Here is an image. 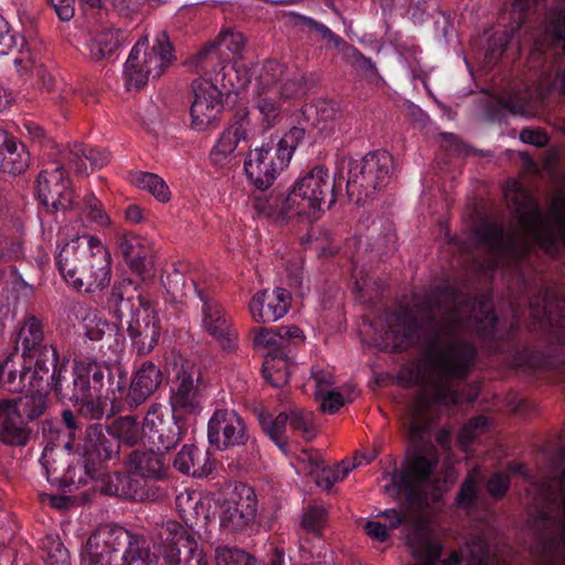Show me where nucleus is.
I'll use <instances>...</instances> for the list:
<instances>
[{
  "label": "nucleus",
  "mask_w": 565,
  "mask_h": 565,
  "mask_svg": "<svg viewBox=\"0 0 565 565\" xmlns=\"http://www.w3.org/2000/svg\"><path fill=\"white\" fill-rule=\"evenodd\" d=\"M291 306V295L285 288L262 290L256 292L248 309L254 321L260 323L275 322L282 318Z\"/></svg>",
  "instance_id": "20"
},
{
  "label": "nucleus",
  "mask_w": 565,
  "mask_h": 565,
  "mask_svg": "<svg viewBox=\"0 0 565 565\" xmlns=\"http://www.w3.org/2000/svg\"><path fill=\"white\" fill-rule=\"evenodd\" d=\"M47 386L57 395L62 394V369L58 372L47 370L44 374L43 367L34 366L32 370L28 366V391L43 392Z\"/></svg>",
  "instance_id": "46"
},
{
  "label": "nucleus",
  "mask_w": 565,
  "mask_h": 565,
  "mask_svg": "<svg viewBox=\"0 0 565 565\" xmlns=\"http://www.w3.org/2000/svg\"><path fill=\"white\" fill-rule=\"evenodd\" d=\"M76 317L81 319L85 337L92 341L102 340L113 328L108 321L99 316L97 310L84 303L76 306Z\"/></svg>",
  "instance_id": "39"
},
{
  "label": "nucleus",
  "mask_w": 565,
  "mask_h": 565,
  "mask_svg": "<svg viewBox=\"0 0 565 565\" xmlns=\"http://www.w3.org/2000/svg\"><path fill=\"white\" fill-rule=\"evenodd\" d=\"M263 374L274 387L286 385L290 374L288 354L265 355Z\"/></svg>",
  "instance_id": "43"
},
{
  "label": "nucleus",
  "mask_w": 565,
  "mask_h": 565,
  "mask_svg": "<svg viewBox=\"0 0 565 565\" xmlns=\"http://www.w3.org/2000/svg\"><path fill=\"white\" fill-rule=\"evenodd\" d=\"M108 435L114 437L118 445L122 443L129 447H134L138 445L145 436L143 425L140 427L134 416H122L111 424L108 429Z\"/></svg>",
  "instance_id": "40"
},
{
  "label": "nucleus",
  "mask_w": 565,
  "mask_h": 565,
  "mask_svg": "<svg viewBox=\"0 0 565 565\" xmlns=\"http://www.w3.org/2000/svg\"><path fill=\"white\" fill-rule=\"evenodd\" d=\"M255 349L266 352V355L285 354L281 335L277 328H255L252 330Z\"/></svg>",
  "instance_id": "49"
},
{
  "label": "nucleus",
  "mask_w": 565,
  "mask_h": 565,
  "mask_svg": "<svg viewBox=\"0 0 565 565\" xmlns=\"http://www.w3.org/2000/svg\"><path fill=\"white\" fill-rule=\"evenodd\" d=\"M1 372L7 373L4 384L10 392L28 391V366L22 361H17L13 355L8 356L1 363Z\"/></svg>",
  "instance_id": "44"
},
{
  "label": "nucleus",
  "mask_w": 565,
  "mask_h": 565,
  "mask_svg": "<svg viewBox=\"0 0 565 565\" xmlns=\"http://www.w3.org/2000/svg\"><path fill=\"white\" fill-rule=\"evenodd\" d=\"M416 307L423 313L440 317L430 326L419 369V392L408 411L413 439L426 429L435 405L452 406L477 398L476 387H469L467 395L457 388V382L470 374L477 361V349L466 334L473 331L490 339L498 324L488 299L463 297L452 288L431 291Z\"/></svg>",
  "instance_id": "1"
},
{
  "label": "nucleus",
  "mask_w": 565,
  "mask_h": 565,
  "mask_svg": "<svg viewBox=\"0 0 565 565\" xmlns=\"http://www.w3.org/2000/svg\"><path fill=\"white\" fill-rule=\"evenodd\" d=\"M480 473L478 469H475L466 477L460 491L457 494V504L465 509H470L477 498V487L479 483Z\"/></svg>",
  "instance_id": "60"
},
{
  "label": "nucleus",
  "mask_w": 565,
  "mask_h": 565,
  "mask_svg": "<svg viewBox=\"0 0 565 565\" xmlns=\"http://www.w3.org/2000/svg\"><path fill=\"white\" fill-rule=\"evenodd\" d=\"M141 52L142 42H137L125 63L124 76L128 88H140L145 86L150 78V74H145L147 64L142 63Z\"/></svg>",
  "instance_id": "41"
},
{
  "label": "nucleus",
  "mask_w": 565,
  "mask_h": 565,
  "mask_svg": "<svg viewBox=\"0 0 565 565\" xmlns=\"http://www.w3.org/2000/svg\"><path fill=\"white\" fill-rule=\"evenodd\" d=\"M542 504L533 530L548 558L565 557V469L557 478L544 480L536 492Z\"/></svg>",
  "instance_id": "3"
},
{
  "label": "nucleus",
  "mask_w": 565,
  "mask_h": 565,
  "mask_svg": "<svg viewBox=\"0 0 565 565\" xmlns=\"http://www.w3.org/2000/svg\"><path fill=\"white\" fill-rule=\"evenodd\" d=\"M24 45V39L14 34L8 21L0 14V56L21 52Z\"/></svg>",
  "instance_id": "58"
},
{
  "label": "nucleus",
  "mask_w": 565,
  "mask_h": 565,
  "mask_svg": "<svg viewBox=\"0 0 565 565\" xmlns=\"http://www.w3.org/2000/svg\"><path fill=\"white\" fill-rule=\"evenodd\" d=\"M140 42H142V63L147 64L145 74H150L152 78L161 76L172 61V50L168 38L166 34H161L151 47H148L147 39Z\"/></svg>",
  "instance_id": "30"
},
{
  "label": "nucleus",
  "mask_w": 565,
  "mask_h": 565,
  "mask_svg": "<svg viewBox=\"0 0 565 565\" xmlns=\"http://www.w3.org/2000/svg\"><path fill=\"white\" fill-rule=\"evenodd\" d=\"M201 461H204V463L207 461L206 454H203L194 446H183L177 454L173 466L178 471L184 475L202 477L207 470L201 465Z\"/></svg>",
  "instance_id": "42"
},
{
  "label": "nucleus",
  "mask_w": 565,
  "mask_h": 565,
  "mask_svg": "<svg viewBox=\"0 0 565 565\" xmlns=\"http://www.w3.org/2000/svg\"><path fill=\"white\" fill-rule=\"evenodd\" d=\"M180 415L164 417L158 408L149 411L143 419V433L149 445L158 451H169L181 439Z\"/></svg>",
  "instance_id": "17"
},
{
  "label": "nucleus",
  "mask_w": 565,
  "mask_h": 565,
  "mask_svg": "<svg viewBox=\"0 0 565 565\" xmlns=\"http://www.w3.org/2000/svg\"><path fill=\"white\" fill-rule=\"evenodd\" d=\"M406 545L415 561L414 565H437L443 545L433 539L430 531L424 525H417L406 535Z\"/></svg>",
  "instance_id": "25"
},
{
  "label": "nucleus",
  "mask_w": 565,
  "mask_h": 565,
  "mask_svg": "<svg viewBox=\"0 0 565 565\" xmlns=\"http://www.w3.org/2000/svg\"><path fill=\"white\" fill-rule=\"evenodd\" d=\"M36 193L41 204L50 213L72 206L74 192L64 164L52 162L40 171L36 179Z\"/></svg>",
  "instance_id": "11"
},
{
  "label": "nucleus",
  "mask_w": 565,
  "mask_h": 565,
  "mask_svg": "<svg viewBox=\"0 0 565 565\" xmlns=\"http://www.w3.org/2000/svg\"><path fill=\"white\" fill-rule=\"evenodd\" d=\"M105 367L96 361H75L73 367V388L72 392L60 394L63 398L71 401L93 398L97 394L104 393Z\"/></svg>",
  "instance_id": "19"
},
{
  "label": "nucleus",
  "mask_w": 565,
  "mask_h": 565,
  "mask_svg": "<svg viewBox=\"0 0 565 565\" xmlns=\"http://www.w3.org/2000/svg\"><path fill=\"white\" fill-rule=\"evenodd\" d=\"M111 300L119 305L116 311L119 319L122 318L124 308L131 310L127 321V332L139 354L150 353L160 338V320L150 303L139 295L138 306L135 308L131 299H124L120 287L117 286L111 291Z\"/></svg>",
  "instance_id": "7"
},
{
  "label": "nucleus",
  "mask_w": 565,
  "mask_h": 565,
  "mask_svg": "<svg viewBox=\"0 0 565 565\" xmlns=\"http://www.w3.org/2000/svg\"><path fill=\"white\" fill-rule=\"evenodd\" d=\"M224 60L214 47L198 54V71L201 76L192 82L193 100L190 107L191 127L198 131L214 126L223 110V89L217 85V73L225 70Z\"/></svg>",
  "instance_id": "4"
},
{
  "label": "nucleus",
  "mask_w": 565,
  "mask_h": 565,
  "mask_svg": "<svg viewBox=\"0 0 565 565\" xmlns=\"http://www.w3.org/2000/svg\"><path fill=\"white\" fill-rule=\"evenodd\" d=\"M131 182L139 189L148 191L160 202H168L171 192L162 178L154 173L138 171L131 175Z\"/></svg>",
  "instance_id": "48"
},
{
  "label": "nucleus",
  "mask_w": 565,
  "mask_h": 565,
  "mask_svg": "<svg viewBox=\"0 0 565 565\" xmlns=\"http://www.w3.org/2000/svg\"><path fill=\"white\" fill-rule=\"evenodd\" d=\"M42 547L46 565H70L71 556L64 543L56 535H46L43 539Z\"/></svg>",
  "instance_id": "54"
},
{
  "label": "nucleus",
  "mask_w": 565,
  "mask_h": 565,
  "mask_svg": "<svg viewBox=\"0 0 565 565\" xmlns=\"http://www.w3.org/2000/svg\"><path fill=\"white\" fill-rule=\"evenodd\" d=\"M33 352L38 353L34 366L43 367L44 374H46L47 370L52 372H58V355L56 349L53 345L43 344Z\"/></svg>",
  "instance_id": "64"
},
{
  "label": "nucleus",
  "mask_w": 565,
  "mask_h": 565,
  "mask_svg": "<svg viewBox=\"0 0 565 565\" xmlns=\"http://www.w3.org/2000/svg\"><path fill=\"white\" fill-rule=\"evenodd\" d=\"M259 423L263 430L279 448L282 449L287 446L286 430L288 416L286 412L278 414L275 418H271L270 415L262 414L259 416Z\"/></svg>",
  "instance_id": "52"
},
{
  "label": "nucleus",
  "mask_w": 565,
  "mask_h": 565,
  "mask_svg": "<svg viewBox=\"0 0 565 565\" xmlns=\"http://www.w3.org/2000/svg\"><path fill=\"white\" fill-rule=\"evenodd\" d=\"M15 404L18 413L29 423L42 416L47 407L46 393L33 392L17 398H8Z\"/></svg>",
  "instance_id": "45"
},
{
  "label": "nucleus",
  "mask_w": 565,
  "mask_h": 565,
  "mask_svg": "<svg viewBox=\"0 0 565 565\" xmlns=\"http://www.w3.org/2000/svg\"><path fill=\"white\" fill-rule=\"evenodd\" d=\"M160 452L158 450H131L126 459L128 472L146 481L163 480L169 473L170 466Z\"/></svg>",
  "instance_id": "23"
},
{
  "label": "nucleus",
  "mask_w": 565,
  "mask_h": 565,
  "mask_svg": "<svg viewBox=\"0 0 565 565\" xmlns=\"http://www.w3.org/2000/svg\"><path fill=\"white\" fill-rule=\"evenodd\" d=\"M128 472L125 476L124 486L120 488V498L145 502V501H157L166 497V492L161 487L147 483L143 479H137Z\"/></svg>",
  "instance_id": "38"
},
{
  "label": "nucleus",
  "mask_w": 565,
  "mask_h": 565,
  "mask_svg": "<svg viewBox=\"0 0 565 565\" xmlns=\"http://www.w3.org/2000/svg\"><path fill=\"white\" fill-rule=\"evenodd\" d=\"M342 50L345 58L352 64V66L367 77L370 81L380 78V74L375 63L365 55L362 54L355 46L347 43L343 40V44L339 47Z\"/></svg>",
  "instance_id": "51"
},
{
  "label": "nucleus",
  "mask_w": 565,
  "mask_h": 565,
  "mask_svg": "<svg viewBox=\"0 0 565 565\" xmlns=\"http://www.w3.org/2000/svg\"><path fill=\"white\" fill-rule=\"evenodd\" d=\"M161 379V371L153 363L145 362L130 383L129 402L135 405L143 403L159 387Z\"/></svg>",
  "instance_id": "28"
},
{
  "label": "nucleus",
  "mask_w": 565,
  "mask_h": 565,
  "mask_svg": "<svg viewBox=\"0 0 565 565\" xmlns=\"http://www.w3.org/2000/svg\"><path fill=\"white\" fill-rule=\"evenodd\" d=\"M250 119L246 109L236 113L233 121L220 136L216 145L210 153L215 166H223L234 153L241 141H246L249 135Z\"/></svg>",
  "instance_id": "22"
},
{
  "label": "nucleus",
  "mask_w": 565,
  "mask_h": 565,
  "mask_svg": "<svg viewBox=\"0 0 565 565\" xmlns=\"http://www.w3.org/2000/svg\"><path fill=\"white\" fill-rule=\"evenodd\" d=\"M245 45L246 39L243 33L226 30L225 32H222L220 34L217 44H212L204 51L214 47L217 54L220 55L218 47H224L225 50L230 51L234 56H241L242 52L245 49Z\"/></svg>",
  "instance_id": "59"
},
{
  "label": "nucleus",
  "mask_w": 565,
  "mask_h": 565,
  "mask_svg": "<svg viewBox=\"0 0 565 565\" xmlns=\"http://www.w3.org/2000/svg\"><path fill=\"white\" fill-rule=\"evenodd\" d=\"M383 341L392 350H403L419 339L422 323L411 310L390 313Z\"/></svg>",
  "instance_id": "21"
},
{
  "label": "nucleus",
  "mask_w": 565,
  "mask_h": 565,
  "mask_svg": "<svg viewBox=\"0 0 565 565\" xmlns=\"http://www.w3.org/2000/svg\"><path fill=\"white\" fill-rule=\"evenodd\" d=\"M287 413L289 428L299 434L306 441L316 437L315 418L311 412L300 407H292Z\"/></svg>",
  "instance_id": "50"
},
{
  "label": "nucleus",
  "mask_w": 565,
  "mask_h": 565,
  "mask_svg": "<svg viewBox=\"0 0 565 565\" xmlns=\"http://www.w3.org/2000/svg\"><path fill=\"white\" fill-rule=\"evenodd\" d=\"M537 1L539 0H512L511 11L509 13L511 21L509 23H504L505 30L495 40L494 47L491 49L492 54L498 53L501 55L504 52L512 34L522 26L527 14Z\"/></svg>",
  "instance_id": "32"
},
{
  "label": "nucleus",
  "mask_w": 565,
  "mask_h": 565,
  "mask_svg": "<svg viewBox=\"0 0 565 565\" xmlns=\"http://www.w3.org/2000/svg\"><path fill=\"white\" fill-rule=\"evenodd\" d=\"M328 525V512L321 505L308 507L301 518V529L317 537H322L323 531Z\"/></svg>",
  "instance_id": "53"
},
{
  "label": "nucleus",
  "mask_w": 565,
  "mask_h": 565,
  "mask_svg": "<svg viewBox=\"0 0 565 565\" xmlns=\"http://www.w3.org/2000/svg\"><path fill=\"white\" fill-rule=\"evenodd\" d=\"M488 427V418L486 416H477L463 425L458 434V443L466 451L471 443L486 433Z\"/></svg>",
  "instance_id": "57"
},
{
  "label": "nucleus",
  "mask_w": 565,
  "mask_h": 565,
  "mask_svg": "<svg viewBox=\"0 0 565 565\" xmlns=\"http://www.w3.org/2000/svg\"><path fill=\"white\" fill-rule=\"evenodd\" d=\"M289 161L287 152H279V148L270 140L250 149L244 162L248 180L259 190L268 189L275 181L278 171L282 170Z\"/></svg>",
  "instance_id": "13"
},
{
  "label": "nucleus",
  "mask_w": 565,
  "mask_h": 565,
  "mask_svg": "<svg viewBox=\"0 0 565 565\" xmlns=\"http://www.w3.org/2000/svg\"><path fill=\"white\" fill-rule=\"evenodd\" d=\"M215 565H258L256 559L243 550L222 546L215 550Z\"/></svg>",
  "instance_id": "56"
},
{
  "label": "nucleus",
  "mask_w": 565,
  "mask_h": 565,
  "mask_svg": "<svg viewBox=\"0 0 565 565\" xmlns=\"http://www.w3.org/2000/svg\"><path fill=\"white\" fill-rule=\"evenodd\" d=\"M252 435L245 418L233 408H217L207 422L211 446L224 451L248 444Z\"/></svg>",
  "instance_id": "10"
},
{
  "label": "nucleus",
  "mask_w": 565,
  "mask_h": 565,
  "mask_svg": "<svg viewBox=\"0 0 565 565\" xmlns=\"http://www.w3.org/2000/svg\"><path fill=\"white\" fill-rule=\"evenodd\" d=\"M257 497L253 488L239 483L221 504L220 524L230 531H244L255 522Z\"/></svg>",
  "instance_id": "14"
},
{
  "label": "nucleus",
  "mask_w": 565,
  "mask_h": 565,
  "mask_svg": "<svg viewBox=\"0 0 565 565\" xmlns=\"http://www.w3.org/2000/svg\"><path fill=\"white\" fill-rule=\"evenodd\" d=\"M172 412L177 415L196 414L200 409L198 387L191 374L182 373L177 377L170 397Z\"/></svg>",
  "instance_id": "27"
},
{
  "label": "nucleus",
  "mask_w": 565,
  "mask_h": 565,
  "mask_svg": "<svg viewBox=\"0 0 565 565\" xmlns=\"http://www.w3.org/2000/svg\"><path fill=\"white\" fill-rule=\"evenodd\" d=\"M315 126L324 138L337 137L343 131L342 114L332 102H319L316 106Z\"/></svg>",
  "instance_id": "35"
},
{
  "label": "nucleus",
  "mask_w": 565,
  "mask_h": 565,
  "mask_svg": "<svg viewBox=\"0 0 565 565\" xmlns=\"http://www.w3.org/2000/svg\"><path fill=\"white\" fill-rule=\"evenodd\" d=\"M56 265L66 282L85 292L103 290L111 279L110 253L95 236H75L65 243Z\"/></svg>",
  "instance_id": "2"
},
{
  "label": "nucleus",
  "mask_w": 565,
  "mask_h": 565,
  "mask_svg": "<svg viewBox=\"0 0 565 565\" xmlns=\"http://www.w3.org/2000/svg\"><path fill=\"white\" fill-rule=\"evenodd\" d=\"M394 160L384 150L366 153L361 159L349 161L347 191L349 195L364 194L385 188L391 180Z\"/></svg>",
  "instance_id": "8"
},
{
  "label": "nucleus",
  "mask_w": 565,
  "mask_h": 565,
  "mask_svg": "<svg viewBox=\"0 0 565 565\" xmlns=\"http://www.w3.org/2000/svg\"><path fill=\"white\" fill-rule=\"evenodd\" d=\"M159 561V556L145 546V540L140 536L124 565H160Z\"/></svg>",
  "instance_id": "62"
},
{
  "label": "nucleus",
  "mask_w": 565,
  "mask_h": 565,
  "mask_svg": "<svg viewBox=\"0 0 565 565\" xmlns=\"http://www.w3.org/2000/svg\"><path fill=\"white\" fill-rule=\"evenodd\" d=\"M334 181L323 166H316L299 179L281 202L284 217H310L335 203Z\"/></svg>",
  "instance_id": "5"
},
{
  "label": "nucleus",
  "mask_w": 565,
  "mask_h": 565,
  "mask_svg": "<svg viewBox=\"0 0 565 565\" xmlns=\"http://www.w3.org/2000/svg\"><path fill=\"white\" fill-rule=\"evenodd\" d=\"M198 296L203 302L202 326L204 330L212 335L224 350H234L237 335L223 307L209 298L202 290H198Z\"/></svg>",
  "instance_id": "18"
},
{
  "label": "nucleus",
  "mask_w": 565,
  "mask_h": 565,
  "mask_svg": "<svg viewBox=\"0 0 565 565\" xmlns=\"http://www.w3.org/2000/svg\"><path fill=\"white\" fill-rule=\"evenodd\" d=\"M139 535L119 525H103L88 537L84 557L88 565H124Z\"/></svg>",
  "instance_id": "6"
},
{
  "label": "nucleus",
  "mask_w": 565,
  "mask_h": 565,
  "mask_svg": "<svg viewBox=\"0 0 565 565\" xmlns=\"http://www.w3.org/2000/svg\"><path fill=\"white\" fill-rule=\"evenodd\" d=\"M290 20L292 21L294 25L296 26H306L310 30L316 31L323 40H327L335 47H340L341 44H343V39L335 33H333L327 25L323 23H320L316 21L312 18L302 15L297 12H290L289 13Z\"/></svg>",
  "instance_id": "55"
},
{
  "label": "nucleus",
  "mask_w": 565,
  "mask_h": 565,
  "mask_svg": "<svg viewBox=\"0 0 565 565\" xmlns=\"http://www.w3.org/2000/svg\"><path fill=\"white\" fill-rule=\"evenodd\" d=\"M157 529L166 544L162 553L164 565H209L203 550L184 525L170 519L157 523Z\"/></svg>",
  "instance_id": "9"
},
{
  "label": "nucleus",
  "mask_w": 565,
  "mask_h": 565,
  "mask_svg": "<svg viewBox=\"0 0 565 565\" xmlns=\"http://www.w3.org/2000/svg\"><path fill=\"white\" fill-rule=\"evenodd\" d=\"M63 424L65 429H62L58 423L45 420L43 424V431L50 434V439L57 446L67 450L74 449L75 431L81 427L74 413L65 409L62 413Z\"/></svg>",
  "instance_id": "34"
},
{
  "label": "nucleus",
  "mask_w": 565,
  "mask_h": 565,
  "mask_svg": "<svg viewBox=\"0 0 565 565\" xmlns=\"http://www.w3.org/2000/svg\"><path fill=\"white\" fill-rule=\"evenodd\" d=\"M119 447L114 437L104 433L100 424L88 425L83 445L86 475L92 479L97 478L103 463L118 457Z\"/></svg>",
  "instance_id": "15"
},
{
  "label": "nucleus",
  "mask_w": 565,
  "mask_h": 565,
  "mask_svg": "<svg viewBox=\"0 0 565 565\" xmlns=\"http://www.w3.org/2000/svg\"><path fill=\"white\" fill-rule=\"evenodd\" d=\"M291 98L292 97H281L280 94L253 92V106L258 111V120L265 130L280 122L282 105Z\"/></svg>",
  "instance_id": "31"
},
{
  "label": "nucleus",
  "mask_w": 565,
  "mask_h": 565,
  "mask_svg": "<svg viewBox=\"0 0 565 565\" xmlns=\"http://www.w3.org/2000/svg\"><path fill=\"white\" fill-rule=\"evenodd\" d=\"M106 401L107 398L102 393L93 398L77 399L74 401V403L78 405L79 415L89 419H99L105 414Z\"/></svg>",
  "instance_id": "61"
},
{
  "label": "nucleus",
  "mask_w": 565,
  "mask_h": 565,
  "mask_svg": "<svg viewBox=\"0 0 565 565\" xmlns=\"http://www.w3.org/2000/svg\"><path fill=\"white\" fill-rule=\"evenodd\" d=\"M63 424L65 429H62L58 423L45 420L43 424V431L50 434V439L57 446L67 450L74 449L75 431L81 427L74 413L65 409L62 413Z\"/></svg>",
  "instance_id": "33"
},
{
  "label": "nucleus",
  "mask_w": 565,
  "mask_h": 565,
  "mask_svg": "<svg viewBox=\"0 0 565 565\" xmlns=\"http://www.w3.org/2000/svg\"><path fill=\"white\" fill-rule=\"evenodd\" d=\"M301 90L300 82L278 61H265L255 76L254 93L280 94L296 97Z\"/></svg>",
  "instance_id": "16"
},
{
  "label": "nucleus",
  "mask_w": 565,
  "mask_h": 565,
  "mask_svg": "<svg viewBox=\"0 0 565 565\" xmlns=\"http://www.w3.org/2000/svg\"><path fill=\"white\" fill-rule=\"evenodd\" d=\"M438 465V456L417 455L408 461L401 473L391 476V483L385 486L387 493L405 492L409 500L420 501L426 494V483Z\"/></svg>",
  "instance_id": "12"
},
{
  "label": "nucleus",
  "mask_w": 565,
  "mask_h": 565,
  "mask_svg": "<svg viewBox=\"0 0 565 565\" xmlns=\"http://www.w3.org/2000/svg\"><path fill=\"white\" fill-rule=\"evenodd\" d=\"M29 423L18 413L15 404L0 398V440L10 446H24L31 437Z\"/></svg>",
  "instance_id": "24"
},
{
  "label": "nucleus",
  "mask_w": 565,
  "mask_h": 565,
  "mask_svg": "<svg viewBox=\"0 0 565 565\" xmlns=\"http://www.w3.org/2000/svg\"><path fill=\"white\" fill-rule=\"evenodd\" d=\"M30 154L22 143L9 137L6 146L0 149V171L9 174H20L29 166Z\"/></svg>",
  "instance_id": "37"
},
{
  "label": "nucleus",
  "mask_w": 565,
  "mask_h": 565,
  "mask_svg": "<svg viewBox=\"0 0 565 565\" xmlns=\"http://www.w3.org/2000/svg\"><path fill=\"white\" fill-rule=\"evenodd\" d=\"M119 249L128 266L139 274L146 269L152 255L148 239L135 233H125L119 237Z\"/></svg>",
  "instance_id": "29"
},
{
  "label": "nucleus",
  "mask_w": 565,
  "mask_h": 565,
  "mask_svg": "<svg viewBox=\"0 0 565 565\" xmlns=\"http://www.w3.org/2000/svg\"><path fill=\"white\" fill-rule=\"evenodd\" d=\"M44 340L43 327L35 317H29L21 327L18 335V344L23 354H31L40 348Z\"/></svg>",
  "instance_id": "47"
},
{
  "label": "nucleus",
  "mask_w": 565,
  "mask_h": 565,
  "mask_svg": "<svg viewBox=\"0 0 565 565\" xmlns=\"http://www.w3.org/2000/svg\"><path fill=\"white\" fill-rule=\"evenodd\" d=\"M175 507L186 529L207 519L205 507L195 491H181L175 498Z\"/></svg>",
  "instance_id": "36"
},
{
  "label": "nucleus",
  "mask_w": 565,
  "mask_h": 565,
  "mask_svg": "<svg viewBox=\"0 0 565 565\" xmlns=\"http://www.w3.org/2000/svg\"><path fill=\"white\" fill-rule=\"evenodd\" d=\"M306 131L300 127H292L274 146L279 148V152H287V160L290 161L294 150L303 140Z\"/></svg>",
  "instance_id": "63"
},
{
  "label": "nucleus",
  "mask_w": 565,
  "mask_h": 565,
  "mask_svg": "<svg viewBox=\"0 0 565 565\" xmlns=\"http://www.w3.org/2000/svg\"><path fill=\"white\" fill-rule=\"evenodd\" d=\"M124 42L119 29L105 28L93 31L84 43V55L93 62L113 56Z\"/></svg>",
  "instance_id": "26"
}]
</instances>
